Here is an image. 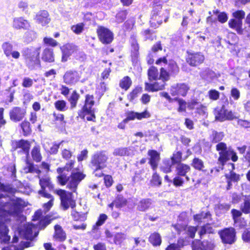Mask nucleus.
Returning <instances> with one entry per match:
<instances>
[{"mask_svg": "<svg viewBox=\"0 0 250 250\" xmlns=\"http://www.w3.org/2000/svg\"><path fill=\"white\" fill-rule=\"evenodd\" d=\"M74 163V161H71L67 163L64 167L58 168L57 171L59 174L57 176L58 183L63 186L68 182L67 188L75 192L78 184L84 178L85 176L82 173L77 172L72 173L70 177L67 176L66 172L69 171L73 168Z\"/></svg>", "mask_w": 250, "mask_h": 250, "instance_id": "obj_1", "label": "nucleus"}, {"mask_svg": "<svg viewBox=\"0 0 250 250\" xmlns=\"http://www.w3.org/2000/svg\"><path fill=\"white\" fill-rule=\"evenodd\" d=\"M2 187V185L0 184V189ZM6 198L0 194V226L5 225L3 222L6 220L5 216L16 214L24 204L21 199L16 197H13L9 202H7Z\"/></svg>", "mask_w": 250, "mask_h": 250, "instance_id": "obj_2", "label": "nucleus"}, {"mask_svg": "<svg viewBox=\"0 0 250 250\" xmlns=\"http://www.w3.org/2000/svg\"><path fill=\"white\" fill-rule=\"evenodd\" d=\"M40 50L41 47H37L26 48L23 51V55L29 67L32 68L38 63Z\"/></svg>", "mask_w": 250, "mask_h": 250, "instance_id": "obj_3", "label": "nucleus"}, {"mask_svg": "<svg viewBox=\"0 0 250 250\" xmlns=\"http://www.w3.org/2000/svg\"><path fill=\"white\" fill-rule=\"evenodd\" d=\"M94 104L93 96L89 95H86L85 104L82 109V115L88 121H93L95 118L94 109L92 108Z\"/></svg>", "mask_w": 250, "mask_h": 250, "instance_id": "obj_4", "label": "nucleus"}, {"mask_svg": "<svg viewBox=\"0 0 250 250\" xmlns=\"http://www.w3.org/2000/svg\"><path fill=\"white\" fill-rule=\"evenodd\" d=\"M55 193L58 195L61 200V206L63 209L66 210L70 207L72 208L75 206V201L72 199L71 193L62 189H58Z\"/></svg>", "mask_w": 250, "mask_h": 250, "instance_id": "obj_5", "label": "nucleus"}, {"mask_svg": "<svg viewBox=\"0 0 250 250\" xmlns=\"http://www.w3.org/2000/svg\"><path fill=\"white\" fill-rule=\"evenodd\" d=\"M219 234L224 244H232L236 241V232L233 228L224 229L220 231Z\"/></svg>", "mask_w": 250, "mask_h": 250, "instance_id": "obj_6", "label": "nucleus"}, {"mask_svg": "<svg viewBox=\"0 0 250 250\" xmlns=\"http://www.w3.org/2000/svg\"><path fill=\"white\" fill-rule=\"evenodd\" d=\"M216 149L219 151V163L222 166L229 159L231 150H228L226 145L224 143H220L216 146Z\"/></svg>", "mask_w": 250, "mask_h": 250, "instance_id": "obj_7", "label": "nucleus"}, {"mask_svg": "<svg viewBox=\"0 0 250 250\" xmlns=\"http://www.w3.org/2000/svg\"><path fill=\"white\" fill-rule=\"evenodd\" d=\"M36 229L35 225L26 223L20 228L19 230V234L22 237L28 240H32L37 236L35 233L33 234V231Z\"/></svg>", "mask_w": 250, "mask_h": 250, "instance_id": "obj_8", "label": "nucleus"}, {"mask_svg": "<svg viewBox=\"0 0 250 250\" xmlns=\"http://www.w3.org/2000/svg\"><path fill=\"white\" fill-rule=\"evenodd\" d=\"M107 158V156L104 152H98L92 157L91 163L95 167L104 168L106 166L105 163Z\"/></svg>", "mask_w": 250, "mask_h": 250, "instance_id": "obj_9", "label": "nucleus"}, {"mask_svg": "<svg viewBox=\"0 0 250 250\" xmlns=\"http://www.w3.org/2000/svg\"><path fill=\"white\" fill-rule=\"evenodd\" d=\"M205 60L204 55L200 52H188L187 62L191 66H196L202 63Z\"/></svg>", "mask_w": 250, "mask_h": 250, "instance_id": "obj_10", "label": "nucleus"}, {"mask_svg": "<svg viewBox=\"0 0 250 250\" xmlns=\"http://www.w3.org/2000/svg\"><path fill=\"white\" fill-rule=\"evenodd\" d=\"M156 64L162 66H165L167 65V69L171 75H175L178 73L179 68L174 61H169L167 63V60L166 57L160 58L156 61Z\"/></svg>", "mask_w": 250, "mask_h": 250, "instance_id": "obj_11", "label": "nucleus"}, {"mask_svg": "<svg viewBox=\"0 0 250 250\" xmlns=\"http://www.w3.org/2000/svg\"><path fill=\"white\" fill-rule=\"evenodd\" d=\"M100 40L104 43H109L113 40V34L108 29L100 27L97 30Z\"/></svg>", "mask_w": 250, "mask_h": 250, "instance_id": "obj_12", "label": "nucleus"}, {"mask_svg": "<svg viewBox=\"0 0 250 250\" xmlns=\"http://www.w3.org/2000/svg\"><path fill=\"white\" fill-rule=\"evenodd\" d=\"M26 114V110L19 107L13 108L9 112L10 119L15 122L22 120Z\"/></svg>", "mask_w": 250, "mask_h": 250, "instance_id": "obj_13", "label": "nucleus"}, {"mask_svg": "<svg viewBox=\"0 0 250 250\" xmlns=\"http://www.w3.org/2000/svg\"><path fill=\"white\" fill-rule=\"evenodd\" d=\"M188 89V86L184 83L177 84L171 86L170 89V93L173 96H185Z\"/></svg>", "mask_w": 250, "mask_h": 250, "instance_id": "obj_14", "label": "nucleus"}, {"mask_svg": "<svg viewBox=\"0 0 250 250\" xmlns=\"http://www.w3.org/2000/svg\"><path fill=\"white\" fill-rule=\"evenodd\" d=\"M155 82L152 83H145V89L149 91H157L162 90L165 86L166 82L160 78L155 80Z\"/></svg>", "mask_w": 250, "mask_h": 250, "instance_id": "obj_15", "label": "nucleus"}, {"mask_svg": "<svg viewBox=\"0 0 250 250\" xmlns=\"http://www.w3.org/2000/svg\"><path fill=\"white\" fill-rule=\"evenodd\" d=\"M81 74L80 72L68 71L63 76L64 82L67 84H74L79 81Z\"/></svg>", "mask_w": 250, "mask_h": 250, "instance_id": "obj_16", "label": "nucleus"}, {"mask_svg": "<svg viewBox=\"0 0 250 250\" xmlns=\"http://www.w3.org/2000/svg\"><path fill=\"white\" fill-rule=\"evenodd\" d=\"M214 245L211 242L204 241L201 242L195 240L192 243V250H213Z\"/></svg>", "mask_w": 250, "mask_h": 250, "instance_id": "obj_17", "label": "nucleus"}, {"mask_svg": "<svg viewBox=\"0 0 250 250\" xmlns=\"http://www.w3.org/2000/svg\"><path fill=\"white\" fill-rule=\"evenodd\" d=\"M173 228L178 233H180L182 231H185L192 238H194L195 233L197 231V229L195 227L191 226L187 227L185 224L179 223L173 226Z\"/></svg>", "mask_w": 250, "mask_h": 250, "instance_id": "obj_18", "label": "nucleus"}, {"mask_svg": "<svg viewBox=\"0 0 250 250\" xmlns=\"http://www.w3.org/2000/svg\"><path fill=\"white\" fill-rule=\"evenodd\" d=\"M37 23L41 24L42 26H45L50 21L48 13L45 10L39 12L35 18Z\"/></svg>", "mask_w": 250, "mask_h": 250, "instance_id": "obj_19", "label": "nucleus"}, {"mask_svg": "<svg viewBox=\"0 0 250 250\" xmlns=\"http://www.w3.org/2000/svg\"><path fill=\"white\" fill-rule=\"evenodd\" d=\"M13 26L14 28L18 29H27L30 27V24L27 20L20 17L16 18L14 19Z\"/></svg>", "mask_w": 250, "mask_h": 250, "instance_id": "obj_20", "label": "nucleus"}, {"mask_svg": "<svg viewBox=\"0 0 250 250\" xmlns=\"http://www.w3.org/2000/svg\"><path fill=\"white\" fill-rule=\"evenodd\" d=\"M150 114L147 110H145L144 112L142 113H137L134 112H130L127 114V117L125 120L127 122L130 120H133L135 119L138 120H141L143 118H148L150 117Z\"/></svg>", "mask_w": 250, "mask_h": 250, "instance_id": "obj_21", "label": "nucleus"}, {"mask_svg": "<svg viewBox=\"0 0 250 250\" xmlns=\"http://www.w3.org/2000/svg\"><path fill=\"white\" fill-rule=\"evenodd\" d=\"M148 155L150 157L149 163L153 170H155L158 166L160 160V154L154 150H149L148 151Z\"/></svg>", "mask_w": 250, "mask_h": 250, "instance_id": "obj_22", "label": "nucleus"}, {"mask_svg": "<svg viewBox=\"0 0 250 250\" xmlns=\"http://www.w3.org/2000/svg\"><path fill=\"white\" fill-rule=\"evenodd\" d=\"M38 193L42 196L49 199V201L47 203L44 204L43 206L44 210L45 211H48L53 205V197L51 194L47 193L46 192H44L43 190H39Z\"/></svg>", "mask_w": 250, "mask_h": 250, "instance_id": "obj_23", "label": "nucleus"}, {"mask_svg": "<svg viewBox=\"0 0 250 250\" xmlns=\"http://www.w3.org/2000/svg\"><path fill=\"white\" fill-rule=\"evenodd\" d=\"M190 170V167L189 166L184 164H179L176 167V171L178 175L185 176L187 181L189 180L188 176H186V174Z\"/></svg>", "mask_w": 250, "mask_h": 250, "instance_id": "obj_24", "label": "nucleus"}, {"mask_svg": "<svg viewBox=\"0 0 250 250\" xmlns=\"http://www.w3.org/2000/svg\"><path fill=\"white\" fill-rule=\"evenodd\" d=\"M55 233L54 238L59 241H63L66 239V234L63 230L62 228L58 225L55 226Z\"/></svg>", "mask_w": 250, "mask_h": 250, "instance_id": "obj_25", "label": "nucleus"}, {"mask_svg": "<svg viewBox=\"0 0 250 250\" xmlns=\"http://www.w3.org/2000/svg\"><path fill=\"white\" fill-rule=\"evenodd\" d=\"M229 26L234 29L238 34H242V21L234 19H230L229 21Z\"/></svg>", "mask_w": 250, "mask_h": 250, "instance_id": "obj_26", "label": "nucleus"}, {"mask_svg": "<svg viewBox=\"0 0 250 250\" xmlns=\"http://www.w3.org/2000/svg\"><path fill=\"white\" fill-rule=\"evenodd\" d=\"M63 142H62L59 145L51 144L48 142H44L43 146L44 149L48 151L51 154H55L57 152L60 146L63 144Z\"/></svg>", "mask_w": 250, "mask_h": 250, "instance_id": "obj_27", "label": "nucleus"}, {"mask_svg": "<svg viewBox=\"0 0 250 250\" xmlns=\"http://www.w3.org/2000/svg\"><path fill=\"white\" fill-rule=\"evenodd\" d=\"M149 241L153 246H159L162 243V238L159 233L155 232L150 235Z\"/></svg>", "mask_w": 250, "mask_h": 250, "instance_id": "obj_28", "label": "nucleus"}, {"mask_svg": "<svg viewBox=\"0 0 250 250\" xmlns=\"http://www.w3.org/2000/svg\"><path fill=\"white\" fill-rule=\"evenodd\" d=\"M8 229L5 225L0 226V241L1 243H6L10 240V236L8 235Z\"/></svg>", "mask_w": 250, "mask_h": 250, "instance_id": "obj_29", "label": "nucleus"}, {"mask_svg": "<svg viewBox=\"0 0 250 250\" xmlns=\"http://www.w3.org/2000/svg\"><path fill=\"white\" fill-rule=\"evenodd\" d=\"M42 59L46 62H53L54 57L53 50L49 48L45 49L42 53Z\"/></svg>", "mask_w": 250, "mask_h": 250, "instance_id": "obj_30", "label": "nucleus"}, {"mask_svg": "<svg viewBox=\"0 0 250 250\" xmlns=\"http://www.w3.org/2000/svg\"><path fill=\"white\" fill-rule=\"evenodd\" d=\"M132 150L129 148L119 147L115 149L113 152V155L120 156L129 155L132 153Z\"/></svg>", "mask_w": 250, "mask_h": 250, "instance_id": "obj_31", "label": "nucleus"}, {"mask_svg": "<svg viewBox=\"0 0 250 250\" xmlns=\"http://www.w3.org/2000/svg\"><path fill=\"white\" fill-rule=\"evenodd\" d=\"M40 185L41 187L40 190H43L46 192L45 189L48 188L49 189L53 188V186L50 182V179L48 177H43L40 180Z\"/></svg>", "mask_w": 250, "mask_h": 250, "instance_id": "obj_32", "label": "nucleus"}, {"mask_svg": "<svg viewBox=\"0 0 250 250\" xmlns=\"http://www.w3.org/2000/svg\"><path fill=\"white\" fill-rule=\"evenodd\" d=\"M147 73L148 79L150 82H151L152 81L156 80V79L159 78L158 70L156 67L154 66H151L148 70Z\"/></svg>", "mask_w": 250, "mask_h": 250, "instance_id": "obj_33", "label": "nucleus"}, {"mask_svg": "<svg viewBox=\"0 0 250 250\" xmlns=\"http://www.w3.org/2000/svg\"><path fill=\"white\" fill-rule=\"evenodd\" d=\"M31 155L34 160L39 162L42 160V155L40 153V148L39 146H34L31 151Z\"/></svg>", "mask_w": 250, "mask_h": 250, "instance_id": "obj_34", "label": "nucleus"}, {"mask_svg": "<svg viewBox=\"0 0 250 250\" xmlns=\"http://www.w3.org/2000/svg\"><path fill=\"white\" fill-rule=\"evenodd\" d=\"M151 205V203L149 199H144L141 200L138 204V210L144 211L147 209Z\"/></svg>", "mask_w": 250, "mask_h": 250, "instance_id": "obj_35", "label": "nucleus"}, {"mask_svg": "<svg viewBox=\"0 0 250 250\" xmlns=\"http://www.w3.org/2000/svg\"><path fill=\"white\" fill-rule=\"evenodd\" d=\"M30 146V144L27 141L22 140L17 143V147L21 148L24 152L28 154Z\"/></svg>", "mask_w": 250, "mask_h": 250, "instance_id": "obj_36", "label": "nucleus"}, {"mask_svg": "<svg viewBox=\"0 0 250 250\" xmlns=\"http://www.w3.org/2000/svg\"><path fill=\"white\" fill-rule=\"evenodd\" d=\"M214 114L216 120L221 122L226 120L225 109H224V108H222L221 109H216L215 110Z\"/></svg>", "mask_w": 250, "mask_h": 250, "instance_id": "obj_37", "label": "nucleus"}, {"mask_svg": "<svg viewBox=\"0 0 250 250\" xmlns=\"http://www.w3.org/2000/svg\"><path fill=\"white\" fill-rule=\"evenodd\" d=\"M174 100L177 101L178 103V112L180 113L185 112L187 107V103L186 102L182 99L175 98Z\"/></svg>", "mask_w": 250, "mask_h": 250, "instance_id": "obj_38", "label": "nucleus"}, {"mask_svg": "<svg viewBox=\"0 0 250 250\" xmlns=\"http://www.w3.org/2000/svg\"><path fill=\"white\" fill-rule=\"evenodd\" d=\"M132 82L130 79L126 76L124 77L120 82V87L126 90L128 89L131 85Z\"/></svg>", "mask_w": 250, "mask_h": 250, "instance_id": "obj_39", "label": "nucleus"}, {"mask_svg": "<svg viewBox=\"0 0 250 250\" xmlns=\"http://www.w3.org/2000/svg\"><path fill=\"white\" fill-rule=\"evenodd\" d=\"M2 48L4 51V54L7 57H9L11 55L13 49V45L11 43L8 42L3 43L2 45Z\"/></svg>", "mask_w": 250, "mask_h": 250, "instance_id": "obj_40", "label": "nucleus"}, {"mask_svg": "<svg viewBox=\"0 0 250 250\" xmlns=\"http://www.w3.org/2000/svg\"><path fill=\"white\" fill-rule=\"evenodd\" d=\"M71 47V46L69 44L63 46L62 49V62H65L67 61L68 57L70 55L71 52L70 51H67L69 48Z\"/></svg>", "mask_w": 250, "mask_h": 250, "instance_id": "obj_41", "label": "nucleus"}, {"mask_svg": "<svg viewBox=\"0 0 250 250\" xmlns=\"http://www.w3.org/2000/svg\"><path fill=\"white\" fill-rule=\"evenodd\" d=\"M192 166L195 169L200 170H202L204 167L203 161L197 158H195L193 160Z\"/></svg>", "mask_w": 250, "mask_h": 250, "instance_id": "obj_42", "label": "nucleus"}, {"mask_svg": "<svg viewBox=\"0 0 250 250\" xmlns=\"http://www.w3.org/2000/svg\"><path fill=\"white\" fill-rule=\"evenodd\" d=\"M79 98V94H78L76 91H73L69 99V101L71 104V107L73 108L76 106Z\"/></svg>", "mask_w": 250, "mask_h": 250, "instance_id": "obj_43", "label": "nucleus"}, {"mask_svg": "<svg viewBox=\"0 0 250 250\" xmlns=\"http://www.w3.org/2000/svg\"><path fill=\"white\" fill-rule=\"evenodd\" d=\"M171 75L169 72H167L166 69L162 67L160 69V74L159 78L165 82L169 79V76Z\"/></svg>", "mask_w": 250, "mask_h": 250, "instance_id": "obj_44", "label": "nucleus"}, {"mask_svg": "<svg viewBox=\"0 0 250 250\" xmlns=\"http://www.w3.org/2000/svg\"><path fill=\"white\" fill-rule=\"evenodd\" d=\"M107 219V216L105 214H101L100 215L98 221L95 225L93 226V229H96L97 227L102 226Z\"/></svg>", "mask_w": 250, "mask_h": 250, "instance_id": "obj_45", "label": "nucleus"}, {"mask_svg": "<svg viewBox=\"0 0 250 250\" xmlns=\"http://www.w3.org/2000/svg\"><path fill=\"white\" fill-rule=\"evenodd\" d=\"M126 200L125 198L121 197L117 198L114 201L115 206L117 208H121L125 207L126 206Z\"/></svg>", "mask_w": 250, "mask_h": 250, "instance_id": "obj_46", "label": "nucleus"}, {"mask_svg": "<svg viewBox=\"0 0 250 250\" xmlns=\"http://www.w3.org/2000/svg\"><path fill=\"white\" fill-rule=\"evenodd\" d=\"M232 15L234 19L242 21L245 16V12L243 10H236L232 12Z\"/></svg>", "mask_w": 250, "mask_h": 250, "instance_id": "obj_47", "label": "nucleus"}, {"mask_svg": "<svg viewBox=\"0 0 250 250\" xmlns=\"http://www.w3.org/2000/svg\"><path fill=\"white\" fill-rule=\"evenodd\" d=\"M210 214L209 212H202L200 214H196L194 216V219L197 222H201L202 220L205 219L206 218H208L210 217Z\"/></svg>", "mask_w": 250, "mask_h": 250, "instance_id": "obj_48", "label": "nucleus"}, {"mask_svg": "<svg viewBox=\"0 0 250 250\" xmlns=\"http://www.w3.org/2000/svg\"><path fill=\"white\" fill-rule=\"evenodd\" d=\"M84 24L82 23L73 25L71 29L73 32L77 34L81 33L83 30Z\"/></svg>", "mask_w": 250, "mask_h": 250, "instance_id": "obj_49", "label": "nucleus"}, {"mask_svg": "<svg viewBox=\"0 0 250 250\" xmlns=\"http://www.w3.org/2000/svg\"><path fill=\"white\" fill-rule=\"evenodd\" d=\"M55 106L56 109L60 111L66 110V102L63 100H59L55 102Z\"/></svg>", "mask_w": 250, "mask_h": 250, "instance_id": "obj_50", "label": "nucleus"}, {"mask_svg": "<svg viewBox=\"0 0 250 250\" xmlns=\"http://www.w3.org/2000/svg\"><path fill=\"white\" fill-rule=\"evenodd\" d=\"M224 135L222 132H213L212 135V142L217 143L223 139Z\"/></svg>", "mask_w": 250, "mask_h": 250, "instance_id": "obj_51", "label": "nucleus"}, {"mask_svg": "<svg viewBox=\"0 0 250 250\" xmlns=\"http://www.w3.org/2000/svg\"><path fill=\"white\" fill-rule=\"evenodd\" d=\"M43 41L45 44L52 47H55L58 45L57 41L52 38L45 37L44 38Z\"/></svg>", "mask_w": 250, "mask_h": 250, "instance_id": "obj_52", "label": "nucleus"}, {"mask_svg": "<svg viewBox=\"0 0 250 250\" xmlns=\"http://www.w3.org/2000/svg\"><path fill=\"white\" fill-rule=\"evenodd\" d=\"M21 127L25 135L29 134L31 131L30 123L27 121H24L21 124Z\"/></svg>", "mask_w": 250, "mask_h": 250, "instance_id": "obj_53", "label": "nucleus"}, {"mask_svg": "<svg viewBox=\"0 0 250 250\" xmlns=\"http://www.w3.org/2000/svg\"><path fill=\"white\" fill-rule=\"evenodd\" d=\"M208 95L209 99L212 100H217L219 98V92L216 90H209Z\"/></svg>", "mask_w": 250, "mask_h": 250, "instance_id": "obj_54", "label": "nucleus"}, {"mask_svg": "<svg viewBox=\"0 0 250 250\" xmlns=\"http://www.w3.org/2000/svg\"><path fill=\"white\" fill-rule=\"evenodd\" d=\"M152 184L154 186H160L161 184V180L159 176L156 173H154L151 180Z\"/></svg>", "mask_w": 250, "mask_h": 250, "instance_id": "obj_55", "label": "nucleus"}, {"mask_svg": "<svg viewBox=\"0 0 250 250\" xmlns=\"http://www.w3.org/2000/svg\"><path fill=\"white\" fill-rule=\"evenodd\" d=\"M226 176L227 179L232 181L236 182L239 180V175L232 171L230 172L229 174H226Z\"/></svg>", "mask_w": 250, "mask_h": 250, "instance_id": "obj_56", "label": "nucleus"}, {"mask_svg": "<svg viewBox=\"0 0 250 250\" xmlns=\"http://www.w3.org/2000/svg\"><path fill=\"white\" fill-rule=\"evenodd\" d=\"M230 95L234 100H238L240 97V92L236 88H232L230 91Z\"/></svg>", "mask_w": 250, "mask_h": 250, "instance_id": "obj_57", "label": "nucleus"}, {"mask_svg": "<svg viewBox=\"0 0 250 250\" xmlns=\"http://www.w3.org/2000/svg\"><path fill=\"white\" fill-rule=\"evenodd\" d=\"M242 210L245 213H248L250 212V202L249 200H246L244 202V205L241 207Z\"/></svg>", "mask_w": 250, "mask_h": 250, "instance_id": "obj_58", "label": "nucleus"}, {"mask_svg": "<svg viewBox=\"0 0 250 250\" xmlns=\"http://www.w3.org/2000/svg\"><path fill=\"white\" fill-rule=\"evenodd\" d=\"M212 232V229L209 225H207L202 228L201 230L199 232V234L201 236L206 233H210Z\"/></svg>", "mask_w": 250, "mask_h": 250, "instance_id": "obj_59", "label": "nucleus"}, {"mask_svg": "<svg viewBox=\"0 0 250 250\" xmlns=\"http://www.w3.org/2000/svg\"><path fill=\"white\" fill-rule=\"evenodd\" d=\"M228 19L227 14L225 12H220L218 15V20L221 23H224L227 21Z\"/></svg>", "mask_w": 250, "mask_h": 250, "instance_id": "obj_60", "label": "nucleus"}, {"mask_svg": "<svg viewBox=\"0 0 250 250\" xmlns=\"http://www.w3.org/2000/svg\"><path fill=\"white\" fill-rule=\"evenodd\" d=\"M35 33L32 31L26 32L24 35V38L25 40L27 42L31 41L34 37Z\"/></svg>", "mask_w": 250, "mask_h": 250, "instance_id": "obj_61", "label": "nucleus"}, {"mask_svg": "<svg viewBox=\"0 0 250 250\" xmlns=\"http://www.w3.org/2000/svg\"><path fill=\"white\" fill-rule=\"evenodd\" d=\"M62 155L63 158L65 159H70L72 155V152L67 149H63L62 151Z\"/></svg>", "mask_w": 250, "mask_h": 250, "instance_id": "obj_62", "label": "nucleus"}, {"mask_svg": "<svg viewBox=\"0 0 250 250\" xmlns=\"http://www.w3.org/2000/svg\"><path fill=\"white\" fill-rule=\"evenodd\" d=\"M173 183L174 185L176 187L181 186L184 183V180L182 178L179 177V175H178L174 178Z\"/></svg>", "mask_w": 250, "mask_h": 250, "instance_id": "obj_63", "label": "nucleus"}, {"mask_svg": "<svg viewBox=\"0 0 250 250\" xmlns=\"http://www.w3.org/2000/svg\"><path fill=\"white\" fill-rule=\"evenodd\" d=\"M182 158V154L180 152H177L173 154L171 158L173 163L179 162L181 161Z\"/></svg>", "mask_w": 250, "mask_h": 250, "instance_id": "obj_64", "label": "nucleus"}]
</instances>
